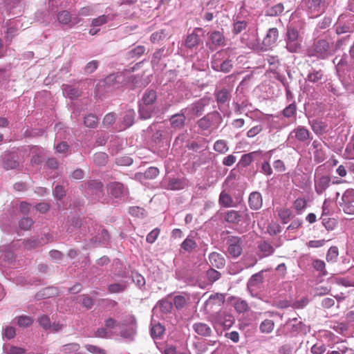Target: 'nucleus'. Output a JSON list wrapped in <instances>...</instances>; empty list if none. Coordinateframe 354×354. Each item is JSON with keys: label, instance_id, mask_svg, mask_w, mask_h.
<instances>
[{"label": "nucleus", "instance_id": "f257e3e1", "mask_svg": "<svg viewBox=\"0 0 354 354\" xmlns=\"http://www.w3.org/2000/svg\"><path fill=\"white\" fill-rule=\"evenodd\" d=\"M85 224L88 225V232L91 234V235L93 234V232L98 230L100 232L92 238L89 239V240L85 239V244L83 246V249L88 250L93 247H97L100 245H106L109 242V235L108 231L105 229H100V226H98L97 224L94 223V221L91 219L88 221H85Z\"/></svg>", "mask_w": 354, "mask_h": 354}, {"label": "nucleus", "instance_id": "f03ea898", "mask_svg": "<svg viewBox=\"0 0 354 354\" xmlns=\"http://www.w3.org/2000/svg\"><path fill=\"white\" fill-rule=\"evenodd\" d=\"M285 41L286 48L290 53H297L301 49L302 37L295 28L288 26Z\"/></svg>", "mask_w": 354, "mask_h": 354}, {"label": "nucleus", "instance_id": "7ed1b4c3", "mask_svg": "<svg viewBox=\"0 0 354 354\" xmlns=\"http://www.w3.org/2000/svg\"><path fill=\"white\" fill-rule=\"evenodd\" d=\"M328 5L327 0H303V6L312 18L320 16Z\"/></svg>", "mask_w": 354, "mask_h": 354}, {"label": "nucleus", "instance_id": "20e7f679", "mask_svg": "<svg viewBox=\"0 0 354 354\" xmlns=\"http://www.w3.org/2000/svg\"><path fill=\"white\" fill-rule=\"evenodd\" d=\"M308 52L310 56H316L321 59H325L331 55L330 44L326 39H319L315 41Z\"/></svg>", "mask_w": 354, "mask_h": 354}, {"label": "nucleus", "instance_id": "39448f33", "mask_svg": "<svg viewBox=\"0 0 354 354\" xmlns=\"http://www.w3.org/2000/svg\"><path fill=\"white\" fill-rule=\"evenodd\" d=\"M221 116L218 111H213L199 119L196 124L198 128L203 131L209 129L212 126L217 127L221 122Z\"/></svg>", "mask_w": 354, "mask_h": 354}, {"label": "nucleus", "instance_id": "423d86ee", "mask_svg": "<svg viewBox=\"0 0 354 354\" xmlns=\"http://www.w3.org/2000/svg\"><path fill=\"white\" fill-rule=\"evenodd\" d=\"M148 130L153 132L151 139L156 143H159L163 140H167L171 137V129L167 126H160L157 128L156 124L153 123L148 127Z\"/></svg>", "mask_w": 354, "mask_h": 354}, {"label": "nucleus", "instance_id": "0eeeda50", "mask_svg": "<svg viewBox=\"0 0 354 354\" xmlns=\"http://www.w3.org/2000/svg\"><path fill=\"white\" fill-rule=\"evenodd\" d=\"M339 205L345 213L354 214V189H348L344 192Z\"/></svg>", "mask_w": 354, "mask_h": 354}, {"label": "nucleus", "instance_id": "6e6552de", "mask_svg": "<svg viewBox=\"0 0 354 354\" xmlns=\"http://www.w3.org/2000/svg\"><path fill=\"white\" fill-rule=\"evenodd\" d=\"M289 139L295 138L299 142L308 145L312 139L311 133L308 129L304 126H298L295 128L289 134Z\"/></svg>", "mask_w": 354, "mask_h": 354}, {"label": "nucleus", "instance_id": "1a4fd4ad", "mask_svg": "<svg viewBox=\"0 0 354 354\" xmlns=\"http://www.w3.org/2000/svg\"><path fill=\"white\" fill-rule=\"evenodd\" d=\"M213 322L223 326L224 328H230L234 322V318L230 313L226 311H219L212 315Z\"/></svg>", "mask_w": 354, "mask_h": 354}, {"label": "nucleus", "instance_id": "9d476101", "mask_svg": "<svg viewBox=\"0 0 354 354\" xmlns=\"http://www.w3.org/2000/svg\"><path fill=\"white\" fill-rule=\"evenodd\" d=\"M209 98L207 97L201 98L185 108V111H188L189 114L192 116L199 117L203 115L205 106L209 104Z\"/></svg>", "mask_w": 354, "mask_h": 354}, {"label": "nucleus", "instance_id": "9b49d317", "mask_svg": "<svg viewBox=\"0 0 354 354\" xmlns=\"http://www.w3.org/2000/svg\"><path fill=\"white\" fill-rule=\"evenodd\" d=\"M138 117L140 120H149L159 113V109L155 104L138 103Z\"/></svg>", "mask_w": 354, "mask_h": 354}, {"label": "nucleus", "instance_id": "f8f14e48", "mask_svg": "<svg viewBox=\"0 0 354 354\" xmlns=\"http://www.w3.org/2000/svg\"><path fill=\"white\" fill-rule=\"evenodd\" d=\"M242 239L237 236H229L227 240L228 245L227 252L229 254L234 257L237 258L242 253Z\"/></svg>", "mask_w": 354, "mask_h": 354}, {"label": "nucleus", "instance_id": "ddd939ff", "mask_svg": "<svg viewBox=\"0 0 354 354\" xmlns=\"http://www.w3.org/2000/svg\"><path fill=\"white\" fill-rule=\"evenodd\" d=\"M208 35L209 41L206 45L210 50H214L217 47L225 45V38L221 32L214 30L209 32Z\"/></svg>", "mask_w": 354, "mask_h": 354}, {"label": "nucleus", "instance_id": "4468645a", "mask_svg": "<svg viewBox=\"0 0 354 354\" xmlns=\"http://www.w3.org/2000/svg\"><path fill=\"white\" fill-rule=\"evenodd\" d=\"M246 212L247 209L243 213L232 209L225 214L224 218L227 223L234 225L239 224L243 220L248 221L250 219V216Z\"/></svg>", "mask_w": 354, "mask_h": 354}, {"label": "nucleus", "instance_id": "2eb2a0df", "mask_svg": "<svg viewBox=\"0 0 354 354\" xmlns=\"http://www.w3.org/2000/svg\"><path fill=\"white\" fill-rule=\"evenodd\" d=\"M109 193L115 198L122 199L127 196V189L119 182H111L107 186Z\"/></svg>", "mask_w": 354, "mask_h": 354}, {"label": "nucleus", "instance_id": "dca6fc26", "mask_svg": "<svg viewBox=\"0 0 354 354\" xmlns=\"http://www.w3.org/2000/svg\"><path fill=\"white\" fill-rule=\"evenodd\" d=\"M24 150L32 155L30 159L32 165H38L42 162L44 156V150L42 148L37 146H28Z\"/></svg>", "mask_w": 354, "mask_h": 354}, {"label": "nucleus", "instance_id": "f3484780", "mask_svg": "<svg viewBox=\"0 0 354 354\" xmlns=\"http://www.w3.org/2000/svg\"><path fill=\"white\" fill-rule=\"evenodd\" d=\"M324 77V73L321 65L311 67L309 70L306 81L311 83L322 82Z\"/></svg>", "mask_w": 354, "mask_h": 354}, {"label": "nucleus", "instance_id": "a211bd4d", "mask_svg": "<svg viewBox=\"0 0 354 354\" xmlns=\"http://www.w3.org/2000/svg\"><path fill=\"white\" fill-rule=\"evenodd\" d=\"M169 120L171 127L176 129H183L186 121L185 109H183L179 113L172 115Z\"/></svg>", "mask_w": 354, "mask_h": 354}, {"label": "nucleus", "instance_id": "6ab92c4d", "mask_svg": "<svg viewBox=\"0 0 354 354\" xmlns=\"http://www.w3.org/2000/svg\"><path fill=\"white\" fill-rule=\"evenodd\" d=\"M187 185L185 178H170L164 187L169 190H179L184 189Z\"/></svg>", "mask_w": 354, "mask_h": 354}, {"label": "nucleus", "instance_id": "aec40b11", "mask_svg": "<svg viewBox=\"0 0 354 354\" xmlns=\"http://www.w3.org/2000/svg\"><path fill=\"white\" fill-rule=\"evenodd\" d=\"M354 30V19L351 17L346 22L343 23L342 19H339L336 25V32L338 35L351 32Z\"/></svg>", "mask_w": 354, "mask_h": 354}, {"label": "nucleus", "instance_id": "412c9836", "mask_svg": "<svg viewBox=\"0 0 354 354\" xmlns=\"http://www.w3.org/2000/svg\"><path fill=\"white\" fill-rule=\"evenodd\" d=\"M59 23L63 25H69L73 26L77 24L80 19L77 17L72 18L70 12L67 10H62L59 12L57 15Z\"/></svg>", "mask_w": 354, "mask_h": 354}, {"label": "nucleus", "instance_id": "4be33fe9", "mask_svg": "<svg viewBox=\"0 0 354 354\" xmlns=\"http://www.w3.org/2000/svg\"><path fill=\"white\" fill-rule=\"evenodd\" d=\"M286 325L290 326V331L294 334L306 333V325L301 321L297 322V317L289 318Z\"/></svg>", "mask_w": 354, "mask_h": 354}, {"label": "nucleus", "instance_id": "5701e85b", "mask_svg": "<svg viewBox=\"0 0 354 354\" xmlns=\"http://www.w3.org/2000/svg\"><path fill=\"white\" fill-rule=\"evenodd\" d=\"M330 178L328 176H322L315 179V188L318 194H322L329 186Z\"/></svg>", "mask_w": 354, "mask_h": 354}, {"label": "nucleus", "instance_id": "b1692460", "mask_svg": "<svg viewBox=\"0 0 354 354\" xmlns=\"http://www.w3.org/2000/svg\"><path fill=\"white\" fill-rule=\"evenodd\" d=\"M203 29L201 28H196L194 32L189 34L185 41V46L188 48H194L200 43V37L196 32H201Z\"/></svg>", "mask_w": 354, "mask_h": 354}, {"label": "nucleus", "instance_id": "393cba45", "mask_svg": "<svg viewBox=\"0 0 354 354\" xmlns=\"http://www.w3.org/2000/svg\"><path fill=\"white\" fill-rule=\"evenodd\" d=\"M88 193L100 198L103 195V185L97 180H89L86 183Z\"/></svg>", "mask_w": 354, "mask_h": 354}, {"label": "nucleus", "instance_id": "a878e982", "mask_svg": "<svg viewBox=\"0 0 354 354\" xmlns=\"http://www.w3.org/2000/svg\"><path fill=\"white\" fill-rule=\"evenodd\" d=\"M248 203L250 207L253 210L259 209L263 205V198L260 192H252L248 198Z\"/></svg>", "mask_w": 354, "mask_h": 354}, {"label": "nucleus", "instance_id": "bb28decb", "mask_svg": "<svg viewBox=\"0 0 354 354\" xmlns=\"http://www.w3.org/2000/svg\"><path fill=\"white\" fill-rule=\"evenodd\" d=\"M279 32L277 28H270L266 34V36L263 40V44L266 48L272 46L277 41Z\"/></svg>", "mask_w": 354, "mask_h": 354}, {"label": "nucleus", "instance_id": "cd10ccee", "mask_svg": "<svg viewBox=\"0 0 354 354\" xmlns=\"http://www.w3.org/2000/svg\"><path fill=\"white\" fill-rule=\"evenodd\" d=\"M59 295L57 288L53 286L46 287L39 290L36 295L35 298L37 300L45 299L50 297H56Z\"/></svg>", "mask_w": 354, "mask_h": 354}, {"label": "nucleus", "instance_id": "c85d7f7f", "mask_svg": "<svg viewBox=\"0 0 354 354\" xmlns=\"http://www.w3.org/2000/svg\"><path fill=\"white\" fill-rule=\"evenodd\" d=\"M122 78V73H112L104 79V84L107 88L118 87Z\"/></svg>", "mask_w": 354, "mask_h": 354}, {"label": "nucleus", "instance_id": "c756f323", "mask_svg": "<svg viewBox=\"0 0 354 354\" xmlns=\"http://www.w3.org/2000/svg\"><path fill=\"white\" fill-rule=\"evenodd\" d=\"M157 93L155 90L147 88L145 91L142 96L138 103H142L145 104H155L157 100Z\"/></svg>", "mask_w": 354, "mask_h": 354}, {"label": "nucleus", "instance_id": "7c9ffc66", "mask_svg": "<svg viewBox=\"0 0 354 354\" xmlns=\"http://www.w3.org/2000/svg\"><path fill=\"white\" fill-rule=\"evenodd\" d=\"M75 228L79 229L80 230V239L82 238L80 235H82V236H85L86 235L87 230L86 226H84L81 220L77 218H73L72 219L71 225L68 227L67 232L68 233H72Z\"/></svg>", "mask_w": 354, "mask_h": 354}, {"label": "nucleus", "instance_id": "2f4dec72", "mask_svg": "<svg viewBox=\"0 0 354 354\" xmlns=\"http://www.w3.org/2000/svg\"><path fill=\"white\" fill-rule=\"evenodd\" d=\"M3 166L6 170L14 169L19 166V162L14 154L8 153L3 155Z\"/></svg>", "mask_w": 354, "mask_h": 354}, {"label": "nucleus", "instance_id": "473e14b6", "mask_svg": "<svg viewBox=\"0 0 354 354\" xmlns=\"http://www.w3.org/2000/svg\"><path fill=\"white\" fill-rule=\"evenodd\" d=\"M6 32L5 39L6 41H11L12 38L17 35L18 30V21H9L6 23Z\"/></svg>", "mask_w": 354, "mask_h": 354}, {"label": "nucleus", "instance_id": "72a5a7b5", "mask_svg": "<svg viewBox=\"0 0 354 354\" xmlns=\"http://www.w3.org/2000/svg\"><path fill=\"white\" fill-rule=\"evenodd\" d=\"M258 249L262 253V257H269L274 252V247L268 241H259Z\"/></svg>", "mask_w": 354, "mask_h": 354}, {"label": "nucleus", "instance_id": "f704fd0d", "mask_svg": "<svg viewBox=\"0 0 354 354\" xmlns=\"http://www.w3.org/2000/svg\"><path fill=\"white\" fill-rule=\"evenodd\" d=\"M194 331L199 335L208 337L212 334L211 328L205 323L198 322L193 325Z\"/></svg>", "mask_w": 354, "mask_h": 354}, {"label": "nucleus", "instance_id": "c9c22d12", "mask_svg": "<svg viewBox=\"0 0 354 354\" xmlns=\"http://www.w3.org/2000/svg\"><path fill=\"white\" fill-rule=\"evenodd\" d=\"M309 122L313 131L317 135L324 134L328 131V125L322 121L314 120Z\"/></svg>", "mask_w": 354, "mask_h": 354}, {"label": "nucleus", "instance_id": "e433bc0d", "mask_svg": "<svg viewBox=\"0 0 354 354\" xmlns=\"http://www.w3.org/2000/svg\"><path fill=\"white\" fill-rule=\"evenodd\" d=\"M211 265L216 268H222L225 266V261L221 254L217 252H212L209 255Z\"/></svg>", "mask_w": 354, "mask_h": 354}, {"label": "nucleus", "instance_id": "4c0bfd02", "mask_svg": "<svg viewBox=\"0 0 354 354\" xmlns=\"http://www.w3.org/2000/svg\"><path fill=\"white\" fill-rule=\"evenodd\" d=\"M135 118V112L133 109L128 110L125 112V114L122 119V126L120 127L119 130L125 129L134 123Z\"/></svg>", "mask_w": 354, "mask_h": 354}, {"label": "nucleus", "instance_id": "58836bf2", "mask_svg": "<svg viewBox=\"0 0 354 354\" xmlns=\"http://www.w3.org/2000/svg\"><path fill=\"white\" fill-rule=\"evenodd\" d=\"M169 55V49L165 46L157 49L153 54L151 58V64L153 65L158 64L162 57H165Z\"/></svg>", "mask_w": 354, "mask_h": 354}, {"label": "nucleus", "instance_id": "ea45409f", "mask_svg": "<svg viewBox=\"0 0 354 354\" xmlns=\"http://www.w3.org/2000/svg\"><path fill=\"white\" fill-rule=\"evenodd\" d=\"M241 41L250 48H254L257 46L255 35L253 32H245L241 36Z\"/></svg>", "mask_w": 354, "mask_h": 354}, {"label": "nucleus", "instance_id": "a19ab883", "mask_svg": "<svg viewBox=\"0 0 354 354\" xmlns=\"http://www.w3.org/2000/svg\"><path fill=\"white\" fill-rule=\"evenodd\" d=\"M261 153L260 151H253L242 156L239 162V165L243 167H246Z\"/></svg>", "mask_w": 354, "mask_h": 354}, {"label": "nucleus", "instance_id": "79ce46f5", "mask_svg": "<svg viewBox=\"0 0 354 354\" xmlns=\"http://www.w3.org/2000/svg\"><path fill=\"white\" fill-rule=\"evenodd\" d=\"M62 90L64 95H66L71 100L77 98L81 95V91L71 85L64 84L62 86Z\"/></svg>", "mask_w": 354, "mask_h": 354}, {"label": "nucleus", "instance_id": "37998d69", "mask_svg": "<svg viewBox=\"0 0 354 354\" xmlns=\"http://www.w3.org/2000/svg\"><path fill=\"white\" fill-rule=\"evenodd\" d=\"M263 271L262 270L261 272H259L258 273L253 274L250 277V279H249V281L247 283L248 289L251 290L252 288L256 287L263 283Z\"/></svg>", "mask_w": 354, "mask_h": 354}, {"label": "nucleus", "instance_id": "c03bdc74", "mask_svg": "<svg viewBox=\"0 0 354 354\" xmlns=\"http://www.w3.org/2000/svg\"><path fill=\"white\" fill-rule=\"evenodd\" d=\"M226 53L224 50H219L216 52L213 56L211 62L212 68L215 71L218 66L224 61Z\"/></svg>", "mask_w": 354, "mask_h": 354}, {"label": "nucleus", "instance_id": "a18cd8bd", "mask_svg": "<svg viewBox=\"0 0 354 354\" xmlns=\"http://www.w3.org/2000/svg\"><path fill=\"white\" fill-rule=\"evenodd\" d=\"M155 308H159L162 313L167 314L171 311L173 304L167 299H162L158 302Z\"/></svg>", "mask_w": 354, "mask_h": 354}, {"label": "nucleus", "instance_id": "49530a36", "mask_svg": "<svg viewBox=\"0 0 354 354\" xmlns=\"http://www.w3.org/2000/svg\"><path fill=\"white\" fill-rule=\"evenodd\" d=\"M218 202L221 205L224 206L225 207H230L233 206L232 198L230 194H228L224 191L220 194Z\"/></svg>", "mask_w": 354, "mask_h": 354}, {"label": "nucleus", "instance_id": "de8ad7c7", "mask_svg": "<svg viewBox=\"0 0 354 354\" xmlns=\"http://www.w3.org/2000/svg\"><path fill=\"white\" fill-rule=\"evenodd\" d=\"M146 50V48L142 45H138L135 48H132L127 53V56L129 59H135L138 58L141 55H142Z\"/></svg>", "mask_w": 354, "mask_h": 354}, {"label": "nucleus", "instance_id": "09e8293b", "mask_svg": "<svg viewBox=\"0 0 354 354\" xmlns=\"http://www.w3.org/2000/svg\"><path fill=\"white\" fill-rule=\"evenodd\" d=\"M231 95L227 89L223 88L216 93L218 104H225L230 99Z\"/></svg>", "mask_w": 354, "mask_h": 354}, {"label": "nucleus", "instance_id": "8fccbe9b", "mask_svg": "<svg viewBox=\"0 0 354 354\" xmlns=\"http://www.w3.org/2000/svg\"><path fill=\"white\" fill-rule=\"evenodd\" d=\"M248 24L245 20H238L233 24L232 32L238 35L246 30Z\"/></svg>", "mask_w": 354, "mask_h": 354}, {"label": "nucleus", "instance_id": "3c124183", "mask_svg": "<svg viewBox=\"0 0 354 354\" xmlns=\"http://www.w3.org/2000/svg\"><path fill=\"white\" fill-rule=\"evenodd\" d=\"M284 10L283 3H279L274 6L269 7L266 10V13L269 16H278L281 15Z\"/></svg>", "mask_w": 354, "mask_h": 354}, {"label": "nucleus", "instance_id": "603ef678", "mask_svg": "<svg viewBox=\"0 0 354 354\" xmlns=\"http://www.w3.org/2000/svg\"><path fill=\"white\" fill-rule=\"evenodd\" d=\"M225 301V296L221 293H216L212 295L208 300L206 301V304H218L221 306Z\"/></svg>", "mask_w": 354, "mask_h": 354}, {"label": "nucleus", "instance_id": "864d4df0", "mask_svg": "<svg viewBox=\"0 0 354 354\" xmlns=\"http://www.w3.org/2000/svg\"><path fill=\"white\" fill-rule=\"evenodd\" d=\"M99 123L97 117L93 114H88L84 117V124L88 128H95Z\"/></svg>", "mask_w": 354, "mask_h": 354}, {"label": "nucleus", "instance_id": "5fc2aeb1", "mask_svg": "<svg viewBox=\"0 0 354 354\" xmlns=\"http://www.w3.org/2000/svg\"><path fill=\"white\" fill-rule=\"evenodd\" d=\"M165 327L160 323L154 324L151 328V335L153 339L160 337L164 333Z\"/></svg>", "mask_w": 354, "mask_h": 354}, {"label": "nucleus", "instance_id": "6e6d98bb", "mask_svg": "<svg viewBox=\"0 0 354 354\" xmlns=\"http://www.w3.org/2000/svg\"><path fill=\"white\" fill-rule=\"evenodd\" d=\"M132 281L141 290L145 286V279L142 275L139 274L138 272H133L131 274Z\"/></svg>", "mask_w": 354, "mask_h": 354}, {"label": "nucleus", "instance_id": "4d7b16f0", "mask_svg": "<svg viewBox=\"0 0 354 354\" xmlns=\"http://www.w3.org/2000/svg\"><path fill=\"white\" fill-rule=\"evenodd\" d=\"M234 308L239 313H244L249 310V306L247 301L241 299H237L235 301Z\"/></svg>", "mask_w": 354, "mask_h": 354}, {"label": "nucleus", "instance_id": "13d9d810", "mask_svg": "<svg viewBox=\"0 0 354 354\" xmlns=\"http://www.w3.org/2000/svg\"><path fill=\"white\" fill-rule=\"evenodd\" d=\"M181 248L184 250L190 252L197 248V243L192 239L187 237L181 243Z\"/></svg>", "mask_w": 354, "mask_h": 354}, {"label": "nucleus", "instance_id": "bf43d9fd", "mask_svg": "<svg viewBox=\"0 0 354 354\" xmlns=\"http://www.w3.org/2000/svg\"><path fill=\"white\" fill-rule=\"evenodd\" d=\"M108 156L104 152L96 153L93 156V162L99 166L105 165L107 162Z\"/></svg>", "mask_w": 354, "mask_h": 354}, {"label": "nucleus", "instance_id": "052dcab7", "mask_svg": "<svg viewBox=\"0 0 354 354\" xmlns=\"http://www.w3.org/2000/svg\"><path fill=\"white\" fill-rule=\"evenodd\" d=\"M296 111H297V106L295 104V102H294L290 104L288 106H287L282 111V115L285 118H290L296 115Z\"/></svg>", "mask_w": 354, "mask_h": 354}, {"label": "nucleus", "instance_id": "680f3d73", "mask_svg": "<svg viewBox=\"0 0 354 354\" xmlns=\"http://www.w3.org/2000/svg\"><path fill=\"white\" fill-rule=\"evenodd\" d=\"M274 326V323L271 319H265L260 325V330L262 333H271Z\"/></svg>", "mask_w": 354, "mask_h": 354}, {"label": "nucleus", "instance_id": "e2e57ef3", "mask_svg": "<svg viewBox=\"0 0 354 354\" xmlns=\"http://www.w3.org/2000/svg\"><path fill=\"white\" fill-rule=\"evenodd\" d=\"M214 149L220 153H225L229 150V148L225 140H218L214 143Z\"/></svg>", "mask_w": 354, "mask_h": 354}, {"label": "nucleus", "instance_id": "0e129e2a", "mask_svg": "<svg viewBox=\"0 0 354 354\" xmlns=\"http://www.w3.org/2000/svg\"><path fill=\"white\" fill-rule=\"evenodd\" d=\"M339 254L338 248L336 246H332L328 250L326 254V261L328 262H335Z\"/></svg>", "mask_w": 354, "mask_h": 354}, {"label": "nucleus", "instance_id": "69168bd1", "mask_svg": "<svg viewBox=\"0 0 354 354\" xmlns=\"http://www.w3.org/2000/svg\"><path fill=\"white\" fill-rule=\"evenodd\" d=\"M232 68V61L227 57L222 61V63L215 70L216 71H221L223 73H228Z\"/></svg>", "mask_w": 354, "mask_h": 354}, {"label": "nucleus", "instance_id": "338daca9", "mask_svg": "<svg viewBox=\"0 0 354 354\" xmlns=\"http://www.w3.org/2000/svg\"><path fill=\"white\" fill-rule=\"evenodd\" d=\"M127 288L125 283H116L110 284L108 287V290L111 293H118L124 291Z\"/></svg>", "mask_w": 354, "mask_h": 354}, {"label": "nucleus", "instance_id": "774afa93", "mask_svg": "<svg viewBox=\"0 0 354 354\" xmlns=\"http://www.w3.org/2000/svg\"><path fill=\"white\" fill-rule=\"evenodd\" d=\"M188 299L183 295H176L174 298V304L177 309H181L185 306Z\"/></svg>", "mask_w": 354, "mask_h": 354}]
</instances>
